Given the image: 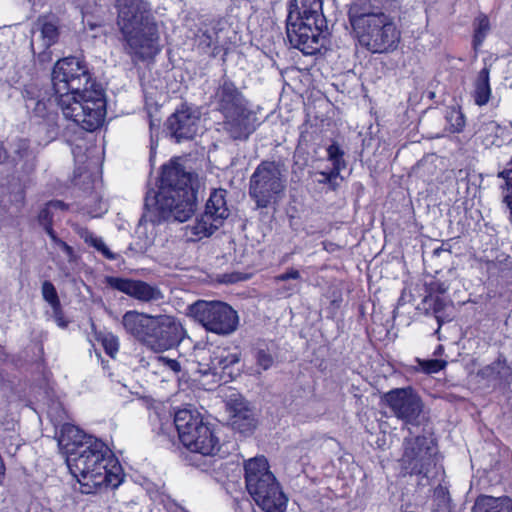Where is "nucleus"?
Wrapping results in <instances>:
<instances>
[{
    "label": "nucleus",
    "instance_id": "nucleus-25",
    "mask_svg": "<svg viewBox=\"0 0 512 512\" xmlns=\"http://www.w3.org/2000/svg\"><path fill=\"white\" fill-rule=\"evenodd\" d=\"M25 106L34 116L44 118L48 115L50 108L53 106L51 98L36 94V89L31 87L25 90ZM54 102H56L54 100Z\"/></svg>",
    "mask_w": 512,
    "mask_h": 512
},
{
    "label": "nucleus",
    "instance_id": "nucleus-23",
    "mask_svg": "<svg viewBox=\"0 0 512 512\" xmlns=\"http://www.w3.org/2000/svg\"><path fill=\"white\" fill-rule=\"evenodd\" d=\"M36 30L39 32L40 48L48 49L58 41L59 29L55 19L40 17L36 23Z\"/></svg>",
    "mask_w": 512,
    "mask_h": 512
},
{
    "label": "nucleus",
    "instance_id": "nucleus-35",
    "mask_svg": "<svg viewBox=\"0 0 512 512\" xmlns=\"http://www.w3.org/2000/svg\"><path fill=\"white\" fill-rule=\"evenodd\" d=\"M43 299L50 305V307H57L61 304L56 288L50 281H44L41 287Z\"/></svg>",
    "mask_w": 512,
    "mask_h": 512
},
{
    "label": "nucleus",
    "instance_id": "nucleus-36",
    "mask_svg": "<svg viewBox=\"0 0 512 512\" xmlns=\"http://www.w3.org/2000/svg\"><path fill=\"white\" fill-rule=\"evenodd\" d=\"M254 358L256 365L264 371L270 369L274 363V357L269 350L264 348L256 349Z\"/></svg>",
    "mask_w": 512,
    "mask_h": 512
},
{
    "label": "nucleus",
    "instance_id": "nucleus-5",
    "mask_svg": "<svg viewBox=\"0 0 512 512\" xmlns=\"http://www.w3.org/2000/svg\"><path fill=\"white\" fill-rule=\"evenodd\" d=\"M322 5V0H290L288 4L287 38L306 55L319 52L329 34Z\"/></svg>",
    "mask_w": 512,
    "mask_h": 512
},
{
    "label": "nucleus",
    "instance_id": "nucleus-10",
    "mask_svg": "<svg viewBox=\"0 0 512 512\" xmlns=\"http://www.w3.org/2000/svg\"><path fill=\"white\" fill-rule=\"evenodd\" d=\"M285 189V170L274 161L260 163L250 178L249 193L259 208H266L279 201Z\"/></svg>",
    "mask_w": 512,
    "mask_h": 512
},
{
    "label": "nucleus",
    "instance_id": "nucleus-18",
    "mask_svg": "<svg viewBox=\"0 0 512 512\" xmlns=\"http://www.w3.org/2000/svg\"><path fill=\"white\" fill-rule=\"evenodd\" d=\"M232 428L240 433L247 434L255 428V419L247 403L239 395L233 394L227 401Z\"/></svg>",
    "mask_w": 512,
    "mask_h": 512
},
{
    "label": "nucleus",
    "instance_id": "nucleus-11",
    "mask_svg": "<svg viewBox=\"0 0 512 512\" xmlns=\"http://www.w3.org/2000/svg\"><path fill=\"white\" fill-rule=\"evenodd\" d=\"M189 314L207 331L221 336L234 333L239 325L237 312L221 301L198 300L189 306Z\"/></svg>",
    "mask_w": 512,
    "mask_h": 512
},
{
    "label": "nucleus",
    "instance_id": "nucleus-54",
    "mask_svg": "<svg viewBox=\"0 0 512 512\" xmlns=\"http://www.w3.org/2000/svg\"><path fill=\"white\" fill-rule=\"evenodd\" d=\"M3 470H4V469H0V475L3 473Z\"/></svg>",
    "mask_w": 512,
    "mask_h": 512
},
{
    "label": "nucleus",
    "instance_id": "nucleus-42",
    "mask_svg": "<svg viewBox=\"0 0 512 512\" xmlns=\"http://www.w3.org/2000/svg\"><path fill=\"white\" fill-rule=\"evenodd\" d=\"M51 310V316L55 323L57 324V326L62 329L66 328L68 325V321H66L64 318V313L61 304L57 305V307H52Z\"/></svg>",
    "mask_w": 512,
    "mask_h": 512
},
{
    "label": "nucleus",
    "instance_id": "nucleus-16",
    "mask_svg": "<svg viewBox=\"0 0 512 512\" xmlns=\"http://www.w3.org/2000/svg\"><path fill=\"white\" fill-rule=\"evenodd\" d=\"M200 124V113L191 107L181 106L168 119V128L177 142L193 139Z\"/></svg>",
    "mask_w": 512,
    "mask_h": 512
},
{
    "label": "nucleus",
    "instance_id": "nucleus-20",
    "mask_svg": "<svg viewBox=\"0 0 512 512\" xmlns=\"http://www.w3.org/2000/svg\"><path fill=\"white\" fill-rule=\"evenodd\" d=\"M88 438H94L91 435H86L75 425L65 423L61 426L59 435L57 437L58 446L68 456H74L80 452L81 446L88 441Z\"/></svg>",
    "mask_w": 512,
    "mask_h": 512
},
{
    "label": "nucleus",
    "instance_id": "nucleus-12",
    "mask_svg": "<svg viewBox=\"0 0 512 512\" xmlns=\"http://www.w3.org/2000/svg\"><path fill=\"white\" fill-rule=\"evenodd\" d=\"M92 80L86 64L76 57L58 60L52 72V84L55 101L71 94L91 88Z\"/></svg>",
    "mask_w": 512,
    "mask_h": 512
},
{
    "label": "nucleus",
    "instance_id": "nucleus-14",
    "mask_svg": "<svg viewBox=\"0 0 512 512\" xmlns=\"http://www.w3.org/2000/svg\"><path fill=\"white\" fill-rule=\"evenodd\" d=\"M436 449L431 440L424 436L407 437L404 440L402 463L411 473L427 476L435 464Z\"/></svg>",
    "mask_w": 512,
    "mask_h": 512
},
{
    "label": "nucleus",
    "instance_id": "nucleus-28",
    "mask_svg": "<svg viewBox=\"0 0 512 512\" xmlns=\"http://www.w3.org/2000/svg\"><path fill=\"white\" fill-rule=\"evenodd\" d=\"M80 237L85 241V243L94 247L98 252H100L105 258L109 260H115L117 255L113 253L105 244L102 238L97 237L88 229H81L79 231Z\"/></svg>",
    "mask_w": 512,
    "mask_h": 512
},
{
    "label": "nucleus",
    "instance_id": "nucleus-38",
    "mask_svg": "<svg viewBox=\"0 0 512 512\" xmlns=\"http://www.w3.org/2000/svg\"><path fill=\"white\" fill-rule=\"evenodd\" d=\"M221 361V372L240 361L239 353H231L226 349L219 348L218 360Z\"/></svg>",
    "mask_w": 512,
    "mask_h": 512
},
{
    "label": "nucleus",
    "instance_id": "nucleus-8",
    "mask_svg": "<svg viewBox=\"0 0 512 512\" xmlns=\"http://www.w3.org/2000/svg\"><path fill=\"white\" fill-rule=\"evenodd\" d=\"M63 116L86 131L100 127L106 115V100L103 89L96 83L91 88L64 96L56 101Z\"/></svg>",
    "mask_w": 512,
    "mask_h": 512
},
{
    "label": "nucleus",
    "instance_id": "nucleus-43",
    "mask_svg": "<svg viewBox=\"0 0 512 512\" xmlns=\"http://www.w3.org/2000/svg\"><path fill=\"white\" fill-rule=\"evenodd\" d=\"M195 358L198 364L197 371L201 374V368L203 364L209 363V349H200L195 352Z\"/></svg>",
    "mask_w": 512,
    "mask_h": 512
},
{
    "label": "nucleus",
    "instance_id": "nucleus-6",
    "mask_svg": "<svg viewBox=\"0 0 512 512\" xmlns=\"http://www.w3.org/2000/svg\"><path fill=\"white\" fill-rule=\"evenodd\" d=\"M214 101L224 117L222 130L233 140H247L259 121L242 92L231 81L224 80L216 89Z\"/></svg>",
    "mask_w": 512,
    "mask_h": 512
},
{
    "label": "nucleus",
    "instance_id": "nucleus-27",
    "mask_svg": "<svg viewBox=\"0 0 512 512\" xmlns=\"http://www.w3.org/2000/svg\"><path fill=\"white\" fill-rule=\"evenodd\" d=\"M489 73V69L484 67L475 80L473 98L479 106L487 104L491 96Z\"/></svg>",
    "mask_w": 512,
    "mask_h": 512
},
{
    "label": "nucleus",
    "instance_id": "nucleus-49",
    "mask_svg": "<svg viewBox=\"0 0 512 512\" xmlns=\"http://www.w3.org/2000/svg\"><path fill=\"white\" fill-rule=\"evenodd\" d=\"M201 39H203L202 43H205L207 46H210L212 40L211 36L207 32H204L202 34Z\"/></svg>",
    "mask_w": 512,
    "mask_h": 512
},
{
    "label": "nucleus",
    "instance_id": "nucleus-33",
    "mask_svg": "<svg viewBox=\"0 0 512 512\" xmlns=\"http://www.w3.org/2000/svg\"><path fill=\"white\" fill-rule=\"evenodd\" d=\"M490 30L489 19L486 15H480L476 19V28L474 34V45H481L487 33Z\"/></svg>",
    "mask_w": 512,
    "mask_h": 512
},
{
    "label": "nucleus",
    "instance_id": "nucleus-17",
    "mask_svg": "<svg viewBox=\"0 0 512 512\" xmlns=\"http://www.w3.org/2000/svg\"><path fill=\"white\" fill-rule=\"evenodd\" d=\"M106 284L142 302H152L163 299V294L157 286L150 285L144 281L109 276L106 277Z\"/></svg>",
    "mask_w": 512,
    "mask_h": 512
},
{
    "label": "nucleus",
    "instance_id": "nucleus-26",
    "mask_svg": "<svg viewBox=\"0 0 512 512\" xmlns=\"http://www.w3.org/2000/svg\"><path fill=\"white\" fill-rule=\"evenodd\" d=\"M226 191L223 189L214 190L206 203L205 212L224 223L229 216V209L226 204Z\"/></svg>",
    "mask_w": 512,
    "mask_h": 512
},
{
    "label": "nucleus",
    "instance_id": "nucleus-53",
    "mask_svg": "<svg viewBox=\"0 0 512 512\" xmlns=\"http://www.w3.org/2000/svg\"><path fill=\"white\" fill-rule=\"evenodd\" d=\"M21 147H23V148H26V147H27V143H26V141H22V142H21Z\"/></svg>",
    "mask_w": 512,
    "mask_h": 512
},
{
    "label": "nucleus",
    "instance_id": "nucleus-24",
    "mask_svg": "<svg viewBox=\"0 0 512 512\" xmlns=\"http://www.w3.org/2000/svg\"><path fill=\"white\" fill-rule=\"evenodd\" d=\"M472 512H512V499L480 496L476 499Z\"/></svg>",
    "mask_w": 512,
    "mask_h": 512
},
{
    "label": "nucleus",
    "instance_id": "nucleus-4",
    "mask_svg": "<svg viewBox=\"0 0 512 512\" xmlns=\"http://www.w3.org/2000/svg\"><path fill=\"white\" fill-rule=\"evenodd\" d=\"M348 18L355 38L371 53H391L398 48L401 31L391 15L374 11L365 0H355Z\"/></svg>",
    "mask_w": 512,
    "mask_h": 512
},
{
    "label": "nucleus",
    "instance_id": "nucleus-51",
    "mask_svg": "<svg viewBox=\"0 0 512 512\" xmlns=\"http://www.w3.org/2000/svg\"><path fill=\"white\" fill-rule=\"evenodd\" d=\"M441 252H445V250L441 249V248H437L434 250V254L439 256Z\"/></svg>",
    "mask_w": 512,
    "mask_h": 512
},
{
    "label": "nucleus",
    "instance_id": "nucleus-41",
    "mask_svg": "<svg viewBox=\"0 0 512 512\" xmlns=\"http://www.w3.org/2000/svg\"><path fill=\"white\" fill-rule=\"evenodd\" d=\"M49 237L53 244L59 247L68 257L69 260H72L74 257V250L71 246H69L66 242L57 237L54 231H49Z\"/></svg>",
    "mask_w": 512,
    "mask_h": 512
},
{
    "label": "nucleus",
    "instance_id": "nucleus-29",
    "mask_svg": "<svg viewBox=\"0 0 512 512\" xmlns=\"http://www.w3.org/2000/svg\"><path fill=\"white\" fill-rule=\"evenodd\" d=\"M328 160L332 163V175L339 176L340 172L345 169L346 162L344 160V151L337 143H332L327 148Z\"/></svg>",
    "mask_w": 512,
    "mask_h": 512
},
{
    "label": "nucleus",
    "instance_id": "nucleus-1",
    "mask_svg": "<svg viewBox=\"0 0 512 512\" xmlns=\"http://www.w3.org/2000/svg\"><path fill=\"white\" fill-rule=\"evenodd\" d=\"M197 185V176L182 164L172 160L164 165L158 191H149L145 198L146 208L156 214L151 221L188 220L196 209Z\"/></svg>",
    "mask_w": 512,
    "mask_h": 512
},
{
    "label": "nucleus",
    "instance_id": "nucleus-7",
    "mask_svg": "<svg viewBox=\"0 0 512 512\" xmlns=\"http://www.w3.org/2000/svg\"><path fill=\"white\" fill-rule=\"evenodd\" d=\"M246 489L265 512H285L288 499L280 488L265 457L249 459L245 464Z\"/></svg>",
    "mask_w": 512,
    "mask_h": 512
},
{
    "label": "nucleus",
    "instance_id": "nucleus-32",
    "mask_svg": "<svg viewBox=\"0 0 512 512\" xmlns=\"http://www.w3.org/2000/svg\"><path fill=\"white\" fill-rule=\"evenodd\" d=\"M446 121L449 124V131L452 133L460 132L465 125L464 115L457 109L447 111Z\"/></svg>",
    "mask_w": 512,
    "mask_h": 512
},
{
    "label": "nucleus",
    "instance_id": "nucleus-46",
    "mask_svg": "<svg viewBox=\"0 0 512 512\" xmlns=\"http://www.w3.org/2000/svg\"><path fill=\"white\" fill-rule=\"evenodd\" d=\"M322 179L318 180L321 184H331L333 185L334 180H336L339 176L332 175V170L329 172H320Z\"/></svg>",
    "mask_w": 512,
    "mask_h": 512
},
{
    "label": "nucleus",
    "instance_id": "nucleus-45",
    "mask_svg": "<svg viewBox=\"0 0 512 512\" xmlns=\"http://www.w3.org/2000/svg\"><path fill=\"white\" fill-rule=\"evenodd\" d=\"M505 366V360L498 359L495 361L491 366L487 367L484 370V373L487 375H490L492 372H497V374H500V369Z\"/></svg>",
    "mask_w": 512,
    "mask_h": 512
},
{
    "label": "nucleus",
    "instance_id": "nucleus-9",
    "mask_svg": "<svg viewBox=\"0 0 512 512\" xmlns=\"http://www.w3.org/2000/svg\"><path fill=\"white\" fill-rule=\"evenodd\" d=\"M174 423L181 443L191 452L203 456H215L220 451L219 437L199 412L183 408L175 413Z\"/></svg>",
    "mask_w": 512,
    "mask_h": 512
},
{
    "label": "nucleus",
    "instance_id": "nucleus-31",
    "mask_svg": "<svg viewBox=\"0 0 512 512\" xmlns=\"http://www.w3.org/2000/svg\"><path fill=\"white\" fill-rule=\"evenodd\" d=\"M219 356V347L209 350V363L203 364V368H201L202 375H217L221 372V361L218 360Z\"/></svg>",
    "mask_w": 512,
    "mask_h": 512
},
{
    "label": "nucleus",
    "instance_id": "nucleus-30",
    "mask_svg": "<svg viewBox=\"0 0 512 512\" xmlns=\"http://www.w3.org/2000/svg\"><path fill=\"white\" fill-rule=\"evenodd\" d=\"M424 303L429 305L427 310L432 311L440 327L442 323L447 320V318L443 315V311L448 306V303L445 301V299L438 296H428L424 299Z\"/></svg>",
    "mask_w": 512,
    "mask_h": 512
},
{
    "label": "nucleus",
    "instance_id": "nucleus-2",
    "mask_svg": "<svg viewBox=\"0 0 512 512\" xmlns=\"http://www.w3.org/2000/svg\"><path fill=\"white\" fill-rule=\"evenodd\" d=\"M80 452L67 457L71 474L81 485V492L98 488H117L123 481L122 468L109 447L100 439L88 438Z\"/></svg>",
    "mask_w": 512,
    "mask_h": 512
},
{
    "label": "nucleus",
    "instance_id": "nucleus-44",
    "mask_svg": "<svg viewBox=\"0 0 512 512\" xmlns=\"http://www.w3.org/2000/svg\"><path fill=\"white\" fill-rule=\"evenodd\" d=\"M298 279H300V273L296 269H290L287 272L277 275L275 277L276 282H285L288 280H298Z\"/></svg>",
    "mask_w": 512,
    "mask_h": 512
},
{
    "label": "nucleus",
    "instance_id": "nucleus-13",
    "mask_svg": "<svg viewBox=\"0 0 512 512\" xmlns=\"http://www.w3.org/2000/svg\"><path fill=\"white\" fill-rule=\"evenodd\" d=\"M382 400L406 426H420L425 419L424 403L412 387L392 389L383 395Z\"/></svg>",
    "mask_w": 512,
    "mask_h": 512
},
{
    "label": "nucleus",
    "instance_id": "nucleus-39",
    "mask_svg": "<svg viewBox=\"0 0 512 512\" xmlns=\"http://www.w3.org/2000/svg\"><path fill=\"white\" fill-rule=\"evenodd\" d=\"M52 220H53V211L45 205L44 208L41 209L38 215V221L41 226L45 229L46 233L49 235V231H54L52 229Z\"/></svg>",
    "mask_w": 512,
    "mask_h": 512
},
{
    "label": "nucleus",
    "instance_id": "nucleus-15",
    "mask_svg": "<svg viewBox=\"0 0 512 512\" xmlns=\"http://www.w3.org/2000/svg\"><path fill=\"white\" fill-rule=\"evenodd\" d=\"M148 341L154 351H164L179 344L184 338L185 330L181 323L169 315H157Z\"/></svg>",
    "mask_w": 512,
    "mask_h": 512
},
{
    "label": "nucleus",
    "instance_id": "nucleus-21",
    "mask_svg": "<svg viewBox=\"0 0 512 512\" xmlns=\"http://www.w3.org/2000/svg\"><path fill=\"white\" fill-rule=\"evenodd\" d=\"M222 225V221L216 222V218H213L204 211L192 224L185 227V236L190 241H197L204 237L211 236Z\"/></svg>",
    "mask_w": 512,
    "mask_h": 512
},
{
    "label": "nucleus",
    "instance_id": "nucleus-22",
    "mask_svg": "<svg viewBox=\"0 0 512 512\" xmlns=\"http://www.w3.org/2000/svg\"><path fill=\"white\" fill-rule=\"evenodd\" d=\"M477 134L486 147H501L511 136L510 130L507 127H502L496 121L484 122L479 127Z\"/></svg>",
    "mask_w": 512,
    "mask_h": 512
},
{
    "label": "nucleus",
    "instance_id": "nucleus-34",
    "mask_svg": "<svg viewBox=\"0 0 512 512\" xmlns=\"http://www.w3.org/2000/svg\"><path fill=\"white\" fill-rule=\"evenodd\" d=\"M99 340L101 341L105 352L111 356L115 357L119 350V339L117 336L112 333H106L99 336Z\"/></svg>",
    "mask_w": 512,
    "mask_h": 512
},
{
    "label": "nucleus",
    "instance_id": "nucleus-3",
    "mask_svg": "<svg viewBox=\"0 0 512 512\" xmlns=\"http://www.w3.org/2000/svg\"><path fill=\"white\" fill-rule=\"evenodd\" d=\"M117 25L124 50L134 60H146L159 51V33L150 7L145 0H116Z\"/></svg>",
    "mask_w": 512,
    "mask_h": 512
},
{
    "label": "nucleus",
    "instance_id": "nucleus-37",
    "mask_svg": "<svg viewBox=\"0 0 512 512\" xmlns=\"http://www.w3.org/2000/svg\"><path fill=\"white\" fill-rule=\"evenodd\" d=\"M417 362H418L420 369L427 374L437 373V372L441 371L442 369H444L445 366L447 365L446 361L439 360V359H431V360L417 359Z\"/></svg>",
    "mask_w": 512,
    "mask_h": 512
},
{
    "label": "nucleus",
    "instance_id": "nucleus-48",
    "mask_svg": "<svg viewBox=\"0 0 512 512\" xmlns=\"http://www.w3.org/2000/svg\"><path fill=\"white\" fill-rule=\"evenodd\" d=\"M284 289H285L287 295H291V294L297 292L300 289V286L297 284H291V285L285 287Z\"/></svg>",
    "mask_w": 512,
    "mask_h": 512
},
{
    "label": "nucleus",
    "instance_id": "nucleus-19",
    "mask_svg": "<svg viewBox=\"0 0 512 512\" xmlns=\"http://www.w3.org/2000/svg\"><path fill=\"white\" fill-rule=\"evenodd\" d=\"M154 321L155 316L136 310L127 311L122 316V325L126 333L145 344H148Z\"/></svg>",
    "mask_w": 512,
    "mask_h": 512
},
{
    "label": "nucleus",
    "instance_id": "nucleus-40",
    "mask_svg": "<svg viewBox=\"0 0 512 512\" xmlns=\"http://www.w3.org/2000/svg\"><path fill=\"white\" fill-rule=\"evenodd\" d=\"M156 361L158 366L164 367L172 371L174 374H178L182 369V365L177 359H172L166 356H158Z\"/></svg>",
    "mask_w": 512,
    "mask_h": 512
},
{
    "label": "nucleus",
    "instance_id": "nucleus-50",
    "mask_svg": "<svg viewBox=\"0 0 512 512\" xmlns=\"http://www.w3.org/2000/svg\"><path fill=\"white\" fill-rule=\"evenodd\" d=\"M448 287L444 284H440L439 287H438V291L440 293H445L447 291Z\"/></svg>",
    "mask_w": 512,
    "mask_h": 512
},
{
    "label": "nucleus",
    "instance_id": "nucleus-47",
    "mask_svg": "<svg viewBox=\"0 0 512 512\" xmlns=\"http://www.w3.org/2000/svg\"><path fill=\"white\" fill-rule=\"evenodd\" d=\"M46 206H48L52 211L54 210H57V209H65V204L61 201H50L49 203L46 204Z\"/></svg>",
    "mask_w": 512,
    "mask_h": 512
},
{
    "label": "nucleus",
    "instance_id": "nucleus-52",
    "mask_svg": "<svg viewBox=\"0 0 512 512\" xmlns=\"http://www.w3.org/2000/svg\"><path fill=\"white\" fill-rule=\"evenodd\" d=\"M442 349H443V347H442L441 345H440V346H438V348H437V350L435 351V353H434V354H435V355H439V354L441 353Z\"/></svg>",
    "mask_w": 512,
    "mask_h": 512
}]
</instances>
